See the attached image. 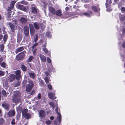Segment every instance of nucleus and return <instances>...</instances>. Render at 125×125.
Instances as JSON below:
<instances>
[{"label": "nucleus", "mask_w": 125, "mask_h": 125, "mask_svg": "<svg viewBox=\"0 0 125 125\" xmlns=\"http://www.w3.org/2000/svg\"><path fill=\"white\" fill-rule=\"evenodd\" d=\"M20 93L18 91L14 92L13 93L12 101L15 103H17L20 101Z\"/></svg>", "instance_id": "1"}, {"label": "nucleus", "mask_w": 125, "mask_h": 125, "mask_svg": "<svg viewBox=\"0 0 125 125\" xmlns=\"http://www.w3.org/2000/svg\"><path fill=\"white\" fill-rule=\"evenodd\" d=\"M19 3L26 4V3H25L24 2L22 1L19 2L18 3L16 4V7L17 8L24 11H25L26 10V8H25L22 5L19 4Z\"/></svg>", "instance_id": "2"}, {"label": "nucleus", "mask_w": 125, "mask_h": 125, "mask_svg": "<svg viewBox=\"0 0 125 125\" xmlns=\"http://www.w3.org/2000/svg\"><path fill=\"white\" fill-rule=\"evenodd\" d=\"M29 84H28L26 86V91L27 92H30L33 87L34 84L33 82L31 81H29Z\"/></svg>", "instance_id": "3"}, {"label": "nucleus", "mask_w": 125, "mask_h": 125, "mask_svg": "<svg viewBox=\"0 0 125 125\" xmlns=\"http://www.w3.org/2000/svg\"><path fill=\"white\" fill-rule=\"evenodd\" d=\"M62 116L59 113H57V116L56 118L58 122L55 121L54 123V125H61V123H60L61 120Z\"/></svg>", "instance_id": "4"}, {"label": "nucleus", "mask_w": 125, "mask_h": 125, "mask_svg": "<svg viewBox=\"0 0 125 125\" xmlns=\"http://www.w3.org/2000/svg\"><path fill=\"white\" fill-rule=\"evenodd\" d=\"M26 53L25 51H24L19 53L16 57V59L17 60H20L22 59L24 57V55Z\"/></svg>", "instance_id": "5"}, {"label": "nucleus", "mask_w": 125, "mask_h": 125, "mask_svg": "<svg viewBox=\"0 0 125 125\" xmlns=\"http://www.w3.org/2000/svg\"><path fill=\"white\" fill-rule=\"evenodd\" d=\"M27 109H24L22 111V115L26 118L28 119L30 118V115L29 114L27 113Z\"/></svg>", "instance_id": "6"}, {"label": "nucleus", "mask_w": 125, "mask_h": 125, "mask_svg": "<svg viewBox=\"0 0 125 125\" xmlns=\"http://www.w3.org/2000/svg\"><path fill=\"white\" fill-rule=\"evenodd\" d=\"M80 15L81 16L85 15L88 17H90L92 15V12L90 11L87 12H82L80 13Z\"/></svg>", "instance_id": "7"}, {"label": "nucleus", "mask_w": 125, "mask_h": 125, "mask_svg": "<svg viewBox=\"0 0 125 125\" xmlns=\"http://www.w3.org/2000/svg\"><path fill=\"white\" fill-rule=\"evenodd\" d=\"M31 7L32 13L35 14H37L38 11V9L36 8L35 5L33 4L31 6Z\"/></svg>", "instance_id": "8"}, {"label": "nucleus", "mask_w": 125, "mask_h": 125, "mask_svg": "<svg viewBox=\"0 0 125 125\" xmlns=\"http://www.w3.org/2000/svg\"><path fill=\"white\" fill-rule=\"evenodd\" d=\"M15 24H14L11 23H9V27L12 32L14 31L15 29L17 27L16 22H15Z\"/></svg>", "instance_id": "9"}, {"label": "nucleus", "mask_w": 125, "mask_h": 125, "mask_svg": "<svg viewBox=\"0 0 125 125\" xmlns=\"http://www.w3.org/2000/svg\"><path fill=\"white\" fill-rule=\"evenodd\" d=\"M48 95L49 98L52 99H55L56 98V97L55 96V92H54L53 93L51 92L48 93Z\"/></svg>", "instance_id": "10"}, {"label": "nucleus", "mask_w": 125, "mask_h": 125, "mask_svg": "<svg viewBox=\"0 0 125 125\" xmlns=\"http://www.w3.org/2000/svg\"><path fill=\"white\" fill-rule=\"evenodd\" d=\"M15 73L16 74L15 77L18 80H19L21 77L20 75L21 71L19 70H18L15 71Z\"/></svg>", "instance_id": "11"}, {"label": "nucleus", "mask_w": 125, "mask_h": 125, "mask_svg": "<svg viewBox=\"0 0 125 125\" xmlns=\"http://www.w3.org/2000/svg\"><path fill=\"white\" fill-rule=\"evenodd\" d=\"M40 116L42 118L44 117L46 115L45 111L43 110H41L40 112L39 113Z\"/></svg>", "instance_id": "12"}, {"label": "nucleus", "mask_w": 125, "mask_h": 125, "mask_svg": "<svg viewBox=\"0 0 125 125\" xmlns=\"http://www.w3.org/2000/svg\"><path fill=\"white\" fill-rule=\"evenodd\" d=\"M19 20L22 23H26L27 21L26 16H25L24 17H21Z\"/></svg>", "instance_id": "13"}, {"label": "nucleus", "mask_w": 125, "mask_h": 125, "mask_svg": "<svg viewBox=\"0 0 125 125\" xmlns=\"http://www.w3.org/2000/svg\"><path fill=\"white\" fill-rule=\"evenodd\" d=\"M16 2L15 1H12L11 2L10 6L9 8H8V10H11L13 8L14 5Z\"/></svg>", "instance_id": "14"}, {"label": "nucleus", "mask_w": 125, "mask_h": 125, "mask_svg": "<svg viewBox=\"0 0 125 125\" xmlns=\"http://www.w3.org/2000/svg\"><path fill=\"white\" fill-rule=\"evenodd\" d=\"M15 78V75L14 74H10L8 77V79L10 82L13 81Z\"/></svg>", "instance_id": "15"}, {"label": "nucleus", "mask_w": 125, "mask_h": 125, "mask_svg": "<svg viewBox=\"0 0 125 125\" xmlns=\"http://www.w3.org/2000/svg\"><path fill=\"white\" fill-rule=\"evenodd\" d=\"M15 114V112L13 110H11L8 113V115L10 117L13 116Z\"/></svg>", "instance_id": "16"}, {"label": "nucleus", "mask_w": 125, "mask_h": 125, "mask_svg": "<svg viewBox=\"0 0 125 125\" xmlns=\"http://www.w3.org/2000/svg\"><path fill=\"white\" fill-rule=\"evenodd\" d=\"M24 32L26 35H28L29 33V27L28 26H26L24 27Z\"/></svg>", "instance_id": "17"}, {"label": "nucleus", "mask_w": 125, "mask_h": 125, "mask_svg": "<svg viewBox=\"0 0 125 125\" xmlns=\"http://www.w3.org/2000/svg\"><path fill=\"white\" fill-rule=\"evenodd\" d=\"M24 49V48L23 47H20L17 49L15 51V53L17 54L19 52L22 51Z\"/></svg>", "instance_id": "18"}, {"label": "nucleus", "mask_w": 125, "mask_h": 125, "mask_svg": "<svg viewBox=\"0 0 125 125\" xmlns=\"http://www.w3.org/2000/svg\"><path fill=\"white\" fill-rule=\"evenodd\" d=\"M40 57L42 61L44 62H45L46 61V58L44 55H43L41 54L40 55Z\"/></svg>", "instance_id": "19"}, {"label": "nucleus", "mask_w": 125, "mask_h": 125, "mask_svg": "<svg viewBox=\"0 0 125 125\" xmlns=\"http://www.w3.org/2000/svg\"><path fill=\"white\" fill-rule=\"evenodd\" d=\"M49 10L51 12L53 15L55 14V9L52 7H50L49 9Z\"/></svg>", "instance_id": "20"}, {"label": "nucleus", "mask_w": 125, "mask_h": 125, "mask_svg": "<svg viewBox=\"0 0 125 125\" xmlns=\"http://www.w3.org/2000/svg\"><path fill=\"white\" fill-rule=\"evenodd\" d=\"M62 11L60 10H58L55 12V14L59 16H61L62 14Z\"/></svg>", "instance_id": "21"}, {"label": "nucleus", "mask_w": 125, "mask_h": 125, "mask_svg": "<svg viewBox=\"0 0 125 125\" xmlns=\"http://www.w3.org/2000/svg\"><path fill=\"white\" fill-rule=\"evenodd\" d=\"M29 74L30 77L32 79L34 78L36 76V75L34 73L32 72L29 73Z\"/></svg>", "instance_id": "22"}, {"label": "nucleus", "mask_w": 125, "mask_h": 125, "mask_svg": "<svg viewBox=\"0 0 125 125\" xmlns=\"http://www.w3.org/2000/svg\"><path fill=\"white\" fill-rule=\"evenodd\" d=\"M2 106L5 109H6L7 110H8L9 108V105L8 104H2Z\"/></svg>", "instance_id": "23"}, {"label": "nucleus", "mask_w": 125, "mask_h": 125, "mask_svg": "<svg viewBox=\"0 0 125 125\" xmlns=\"http://www.w3.org/2000/svg\"><path fill=\"white\" fill-rule=\"evenodd\" d=\"M21 68L23 71H26L27 69V67L23 64H22L21 65Z\"/></svg>", "instance_id": "24"}, {"label": "nucleus", "mask_w": 125, "mask_h": 125, "mask_svg": "<svg viewBox=\"0 0 125 125\" xmlns=\"http://www.w3.org/2000/svg\"><path fill=\"white\" fill-rule=\"evenodd\" d=\"M52 36V35L50 32H47L46 33V36L48 38H51V37Z\"/></svg>", "instance_id": "25"}, {"label": "nucleus", "mask_w": 125, "mask_h": 125, "mask_svg": "<svg viewBox=\"0 0 125 125\" xmlns=\"http://www.w3.org/2000/svg\"><path fill=\"white\" fill-rule=\"evenodd\" d=\"M49 104L53 108H54L56 106L55 104L53 102H51L49 103Z\"/></svg>", "instance_id": "26"}, {"label": "nucleus", "mask_w": 125, "mask_h": 125, "mask_svg": "<svg viewBox=\"0 0 125 125\" xmlns=\"http://www.w3.org/2000/svg\"><path fill=\"white\" fill-rule=\"evenodd\" d=\"M34 25L35 28L36 29H38L39 28V25L38 23L35 22L34 23Z\"/></svg>", "instance_id": "27"}, {"label": "nucleus", "mask_w": 125, "mask_h": 125, "mask_svg": "<svg viewBox=\"0 0 125 125\" xmlns=\"http://www.w3.org/2000/svg\"><path fill=\"white\" fill-rule=\"evenodd\" d=\"M119 17L121 21H123L125 20V16L124 15H120L119 16Z\"/></svg>", "instance_id": "28"}, {"label": "nucleus", "mask_w": 125, "mask_h": 125, "mask_svg": "<svg viewBox=\"0 0 125 125\" xmlns=\"http://www.w3.org/2000/svg\"><path fill=\"white\" fill-rule=\"evenodd\" d=\"M2 95L4 96H6L7 94H9L8 93H6V91L4 90H3L2 91Z\"/></svg>", "instance_id": "29"}, {"label": "nucleus", "mask_w": 125, "mask_h": 125, "mask_svg": "<svg viewBox=\"0 0 125 125\" xmlns=\"http://www.w3.org/2000/svg\"><path fill=\"white\" fill-rule=\"evenodd\" d=\"M33 59V56H29V58L27 60V61L28 62H31Z\"/></svg>", "instance_id": "30"}, {"label": "nucleus", "mask_w": 125, "mask_h": 125, "mask_svg": "<svg viewBox=\"0 0 125 125\" xmlns=\"http://www.w3.org/2000/svg\"><path fill=\"white\" fill-rule=\"evenodd\" d=\"M16 109L18 113H20L21 111V107L20 106H19L18 107H17Z\"/></svg>", "instance_id": "31"}, {"label": "nucleus", "mask_w": 125, "mask_h": 125, "mask_svg": "<svg viewBox=\"0 0 125 125\" xmlns=\"http://www.w3.org/2000/svg\"><path fill=\"white\" fill-rule=\"evenodd\" d=\"M8 38V36L7 34H5L4 36L3 40L4 42H6Z\"/></svg>", "instance_id": "32"}, {"label": "nucleus", "mask_w": 125, "mask_h": 125, "mask_svg": "<svg viewBox=\"0 0 125 125\" xmlns=\"http://www.w3.org/2000/svg\"><path fill=\"white\" fill-rule=\"evenodd\" d=\"M31 34V35H33L35 33V30L34 29L30 30Z\"/></svg>", "instance_id": "33"}, {"label": "nucleus", "mask_w": 125, "mask_h": 125, "mask_svg": "<svg viewBox=\"0 0 125 125\" xmlns=\"http://www.w3.org/2000/svg\"><path fill=\"white\" fill-rule=\"evenodd\" d=\"M12 12L11 11H9L8 13V17L9 18H10L12 16V14L11 13Z\"/></svg>", "instance_id": "34"}, {"label": "nucleus", "mask_w": 125, "mask_h": 125, "mask_svg": "<svg viewBox=\"0 0 125 125\" xmlns=\"http://www.w3.org/2000/svg\"><path fill=\"white\" fill-rule=\"evenodd\" d=\"M42 51H44V52L46 53H48V51L47 49L46 48H44L42 49Z\"/></svg>", "instance_id": "35"}, {"label": "nucleus", "mask_w": 125, "mask_h": 125, "mask_svg": "<svg viewBox=\"0 0 125 125\" xmlns=\"http://www.w3.org/2000/svg\"><path fill=\"white\" fill-rule=\"evenodd\" d=\"M92 9L94 12H96L97 11L98 9L96 8L94 6H93L92 7Z\"/></svg>", "instance_id": "36"}, {"label": "nucleus", "mask_w": 125, "mask_h": 125, "mask_svg": "<svg viewBox=\"0 0 125 125\" xmlns=\"http://www.w3.org/2000/svg\"><path fill=\"white\" fill-rule=\"evenodd\" d=\"M44 79L46 83H49V79L47 77H46L44 78Z\"/></svg>", "instance_id": "37"}, {"label": "nucleus", "mask_w": 125, "mask_h": 125, "mask_svg": "<svg viewBox=\"0 0 125 125\" xmlns=\"http://www.w3.org/2000/svg\"><path fill=\"white\" fill-rule=\"evenodd\" d=\"M106 7L107 8V11H109L110 10H109V8L110 7L109 5H108L107 4V3H106Z\"/></svg>", "instance_id": "38"}, {"label": "nucleus", "mask_w": 125, "mask_h": 125, "mask_svg": "<svg viewBox=\"0 0 125 125\" xmlns=\"http://www.w3.org/2000/svg\"><path fill=\"white\" fill-rule=\"evenodd\" d=\"M1 66L3 68H5L6 65L5 63L4 62H3L1 64Z\"/></svg>", "instance_id": "39"}, {"label": "nucleus", "mask_w": 125, "mask_h": 125, "mask_svg": "<svg viewBox=\"0 0 125 125\" xmlns=\"http://www.w3.org/2000/svg\"><path fill=\"white\" fill-rule=\"evenodd\" d=\"M0 50L2 51L4 50V46L3 44H1L0 45Z\"/></svg>", "instance_id": "40"}, {"label": "nucleus", "mask_w": 125, "mask_h": 125, "mask_svg": "<svg viewBox=\"0 0 125 125\" xmlns=\"http://www.w3.org/2000/svg\"><path fill=\"white\" fill-rule=\"evenodd\" d=\"M39 81L42 85H43L44 83V82L40 79H39Z\"/></svg>", "instance_id": "41"}, {"label": "nucleus", "mask_w": 125, "mask_h": 125, "mask_svg": "<svg viewBox=\"0 0 125 125\" xmlns=\"http://www.w3.org/2000/svg\"><path fill=\"white\" fill-rule=\"evenodd\" d=\"M35 38L34 39V41L35 42H36L38 38V35L37 34H36L35 35Z\"/></svg>", "instance_id": "42"}, {"label": "nucleus", "mask_w": 125, "mask_h": 125, "mask_svg": "<svg viewBox=\"0 0 125 125\" xmlns=\"http://www.w3.org/2000/svg\"><path fill=\"white\" fill-rule=\"evenodd\" d=\"M51 122L49 120L47 121H46V124L48 125H49L51 124Z\"/></svg>", "instance_id": "43"}, {"label": "nucleus", "mask_w": 125, "mask_h": 125, "mask_svg": "<svg viewBox=\"0 0 125 125\" xmlns=\"http://www.w3.org/2000/svg\"><path fill=\"white\" fill-rule=\"evenodd\" d=\"M47 62H49V63H51V59L50 58H49V57H47Z\"/></svg>", "instance_id": "44"}, {"label": "nucleus", "mask_w": 125, "mask_h": 125, "mask_svg": "<svg viewBox=\"0 0 125 125\" xmlns=\"http://www.w3.org/2000/svg\"><path fill=\"white\" fill-rule=\"evenodd\" d=\"M29 27L30 30L34 29L33 27V25L32 24H30L29 25Z\"/></svg>", "instance_id": "45"}, {"label": "nucleus", "mask_w": 125, "mask_h": 125, "mask_svg": "<svg viewBox=\"0 0 125 125\" xmlns=\"http://www.w3.org/2000/svg\"><path fill=\"white\" fill-rule=\"evenodd\" d=\"M5 73L4 72L0 71V75H3Z\"/></svg>", "instance_id": "46"}, {"label": "nucleus", "mask_w": 125, "mask_h": 125, "mask_svg": "<svg viewBox=\"0 0 125 125\" xmlns=\"http://www.w3.org/2000/svg\"><path fill=\"white\" fill-rule=\"evenodd\" d=\"M48 88L50 89L51 90L52 89V85L50 84H49L48 85Z\"/></svg>", "instance_id": "47"}, {"label": "nucleus", "mask_w": 125, "mask_h": 125, "mask_svg": "<svg viewBox=\"0 0 125 125\" xmlns=\"http://www.w3.org/2000/svg\"><path fill=\"white\" fill-rule=\"evenodd\" d=\"M122 12H125V8L124 7H122L121 9Z\"/></svg>", "instance_id": "48"}, {"label": "nucleus", "mask_w": 125, "mask_h": 125, "mask_svg": "<svg viewBox=\"0 0 125 125\" xmlns=\"http://www.w3.org/2000/svg\"><path fill=\"white\" fill-rule=\"evenodd\" d=\"M0 122L1 124H2L4 122V121L2 118H1L0 119Z\"/></svg>", "instance_id": "49"}, {"label": "nucleus", "mask_w": 125, "mask_h": 125, "mask_svg": "<svg viewBox=\"0 0 125 125\" xmlns=\"http://www.w3.org/2000/svg\"><path fill=\"white\" fill-rule=\"evenodd\" d=\"M122 46L123 48L125 47V41H124L123 42L122 44Z\"/></svg>", "instance_id": "50"}, {"label": "nucleus", "mask_w": 125, "mask_h": 125, "mask_svg": "<svg viewBox=\"0 0 125 125\" xmlns=\"http://www.w3.org/2000/svg\"><path fill=\"white\" fill-rule=\"evenodd\" d=\"M41 96V94L40 93H39L38 95V99H40Z\"/></svg>", "instance_id": "51"}, {"label": "nucleus", "mask_w": 125, "mask_h": 125, "mask_svg": "<svg viewBox=\"0 0 125 125\" xmlns=\"http://www.w3.org/2000/svg\"><path fill=\"white\" fill-rule=\"evenodd\" d=\"M44 73L45 75H46L47 76L46 77H47V76H48L49 74L48 72H45Z\"/></svg>", "instance_id": "52"}, {"label": "nucleus", "mask_w": 125, "mask_h": 125, "mask_svg": "<svg viewBox=\"0 0 125 125\" xmlns=\"http://www.w3.org/2000/svg\"><path fill=\"white\" fill-rule=\"evenodd\" d=\"M38 44L37 43H35L33 45V49Z\"/></svg>", "instance_id": "53"}, {"label": "nucleus", "mask_w": 125, "mask_h": 125, "mask_svg": "<svg viewBox=\"0 0 125 125\" xmlns=\"http://www.w3.org/2000/svg\"><path fill=\"white\" fill-rule=\"evenodd\" d=\"M55 70L54 68V67H53L52 66L51 68V71H53L54 70Z\"/></svg>", "instance_id": "54"}, {"label": "nucleus", "mask_w": 125, "mask_h": 125, "mask_svg": "<svg viewBox=\"0 0 125 125\" xmlns=\"http://www.w3.org/2000/svg\"><path fill=\"white\" fill-rule=\"evenodd\" d=\"M3 38V35L0 34V41Z\"/></svg>", "instance_id": "55"}, {"label": "nucleus", "mask_w": 125, "mask_h": 125, "mask_svg": "<svg viewBox=\"0 0 125 125\" xmlns=\"http://www.w3.org/2000/svg\"><path fill=\"white\" fill-rule=\"evenodd\" d=\"M69 9V7H67L65 8V10H68Z\"/></svg>", "instance_id": "56"}, {"label": "nucleus", "mask_w": 125, "mask_h": 125, "mask_svg": "<svg viewBox=\"0 0 125 125\" xmlns=\"http://www.w3.org/2000/svg\"><path fill=\"white\" fill-rule=\"evenodd\" d=\"M54 119V117L53 116H51L50 118V119L51 120H53Z\"/></svg>", "instance_id": "57"}, {"label": "nucleus", "mask_w": 125, "mask_h": 125, "mask_svg": "<svg viewBox=\"0 0 125 125\" xmlns=\"http://www.w3.org/2000/svg\"><path fill=\"white\" fill-rule=\"evenodd\" d=\"M15 121H12L11 122V124L12 125H14L15 124Z\"/></svg>", "instance_id": "58"}, {"label": "nucleus", "mask_w": 125, "mask_h": 125, "mask_svg": "<svg viewBox=\"0 0 125 125\" xmlns=\"http://www.w3.org/2000/svg\"><path fill=\"white\" fill-rule=\"evenodd\" d=\"M55 111L56 113H58V109L57 107L56 108V109H55Z\"/></svg>", "instance_id": "59"}, {"label": "nucleus", "mask_w": 125, "mask_h": 125, "mask_svg": "<svg viewBox=\"0 0 125 125\" xmlns=\"http://www.w3.org/2000/svg\"><path fill=\"white\" fill-rule=\"evenodd\" d=\"M46 45L45 44H43L42 45V47H43L44 48H46Z\"/></svg>", "instance_id": "60"}, {"label": "nucleus", "mask_w": 125, "mask_h": 125, "mask_svg": "<svg viewBox=\"0 0 125 125\" xmlns=\"http://www.w3.org/2000/svg\"><path fill=\"white\" fill-rule=\"evenodd\" d=\"M35 91H33L31 93V94H34L35 93Z\"/></svg>", "instance_id": "61"}, {"label": "nucleus", "mask_w": 125, "mask_h": 125, "mask_svg": "<svg viewBox=\"0 0 125 125\" xmlns=\"http://www.w3.org/2000/svg\"><path fill=\"white\" fill-rule=\"evenodd\" d=\"M40 42L41 43H43L44 41L42 40H41L40 41Z\"/></svg>", "instance_id": "62"}, {"label": "nucleus", "mask_w": 125, "mask_h": 125, "mask_svg": "<svg viewBox=\"0 0 125 125\" xmlns=\"http://www.w3.org/2000/svg\"><path fill=\"white\" fill-rule=\"evenodd\" d=\"M123 31L124 34L125 33V28L124 29Z\"/></svg>", "instance_id": "63"}, {"label": "nucleus", "mask_w": 125, "mask_h": 125, "mask_svg": "<svg viewBox=\"0 0 125 125\" xmlns=\"http://www.w3.org/2000/svg\"><path fill=\"white\" fill-rule=\"evenodd\" d=\"M5 29V28L4 27L2 29V30L3 31H4Z\"/></svg>", "instance_id": "64"}]
</instances>
